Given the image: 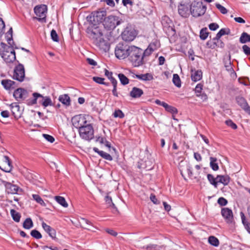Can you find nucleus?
<instances>
[{
	"label": "nucleus",
	"mask_w": 250,
	"mask_h": 250,
	"mask_svg": "<svg viewBox=\"0 0 250 250\" xmlns=\"http://www.w3.org/2000/svg\"><path fill=\"white\" fill-rule=\"evenodd\" d=\"M137 36L136 30L131 26H127L122 34V38L126 42H131L134 40Z\"/></svg>",
	"instance_id": "obj_8"
},
{
	"label": "nucleus",
	"mask_w": 250,
	"mask_h": 250,
	"mask_svg": "<svg viewBox=\"0 0 250 250\" xmlns=\"http://www.w3.org/2000/svg\"><path fill=\"white\" fill-rule=\"evenodd\" d=\"M172 82L173 83L178 87H180L181 86V80L179 75L177 74H174L173 75Z\"/></svg>",
	"instance_id": "obj_36"
},
{
	"label": "nucleus",
	"mask_w": 250,
	"mask_h": 250,
	"mask_svg": "<svg viewBox=\"0 0 250 250\" xmlns=\"http://www.w3.org/2000/svg\"><path fill=\"white\" fill-rule=\"evenodd\" d=\"M59 101L63 104L68 106L70 104V99L69 96L64 94L59 97Z\"/></svg>",
	"instance_id": "obj_28"
},
{
	"label": "nucleus",
	"mask_w": 250,
	"mask_h": 250,
	"mask_svg": "<svg viewBox=\"0 0 250 250\" xmlns=\"http://www.w3.org/2000/svg\"><path fill=\"white\" fill-rule=\"evenodd\" d=\"M106 15L105 11H97L93 12L90 15L87 17L89 22L86 29L87 36L98 49L104 52L109 50V44L103 38L104 30L99 24L104 20Z\"/></svg>",
	"instance_id": "obj_1"
},
{
	"label": "nucleus",
	"mask_w": 250,
	"mask_h": 250,
	"mask_svg": "<svg viewBox=\"0 0 250 250\" xmlns=\"http://www.w3.org/2000/svg\"><path fill=\"white\" fill-rule=\"evenodd\" d=\"M191 79L194 82H197L200 80L202 78V72L200 70H195L193 72V70H191Z\"/></svg>",
	"instance_id": "obj_25"
},
{
	"label": "nucleus",
	"mask_w": 250,
	"mask_h": 250,
	"mask_svg": "<svg viewBox=\"0 0 250 250\" xmlns=\"http://www.w3.org/2000/svg\"><path fill=\"white\" fill-rule=\"evenodd\" d=\"M131 46L123 43H118L115 49L116 57L119 59H124L128 57Z\"/></svg>",
	"instance_id": "obj_3"
},
{
	"label": "nucleus",
	"mask_w": 250,
	"mask_h": 250,
	"mask_svg": "<svg viewBox=\"0 0 250 250\" xmlns=\"http://www.w3.org/2000/svg\"><path fill=\"white\" fill-rule=\"evenodd\" d=\"M236 100L237 103L241 107V108L250 115V107L246 100L242 97H238L236 98Z\"/></svg>",
	"instance_id": "obj_17"
},
{
	"label": "nucleus",
	"mask_w": 250,
	"mask_h": 250,
	"mask_svg": "<svg viewBox=\"0 0 250 250\" xmlns=\"http://www.w3.org/2000/svg\"><path fill=\"white\" fill-rule=\"evenodd\" d=\"M178 12L181 16L187 17L189 15V7L187 5L180 4L178 6Z\"/></svg>",
	"instance_id": "obj_20"
},
{
	"label": "nucleus",
	"mask_w": 250,
	"mask_h": 250,
	"mask_svg": "<svg viewBox=\"0 0 250 250\" xmlns=\"http://www.w3.org/2000/svg\"><path fill=\"white\" fill-rule=\"evenodd\" d=\"M203 89V85L199 83L198 84L195 88V92L196 93V96L199 97L200 96V94Z\"/></svg>",
	"instance_id": "obj_48"
},
{
	"label": "nucleus",
	"mask_w": 250,
	"mask_h": 250,
	"mask_svg": "<svg viewBox=\"0 0 250 250\" xmlns=\"http://www.w3.org/2000/svg\"><path fill=\"white\" fill-rule=\"evenodd\" d=\"M141 248L146 250H158V246L157 245L149 244L147 246H144Z\"/></svg>",
	"instance_id": "obj_46"
},
{
	"label": "nucleus",
	"mask_w": 250,
	"mask_h": 250,
	"mask_svg": "<svg viewBox=\"0 0 250 250\" xmlns=\"http://www.w3.org/2000/svg\"><path fill=\"white\" fill-rule=\"evenodd\" d=\"M222 37V35H221V33H220L219 32L217 33V34L216 35L215 37H214L213 39V41H214V43L216 44V46H219V45H217V43H219V42H220V38Z\"/></svg>",
	"instance_id": "obj_55"
},
{
	"label": "nucleus",
	"mask_w": 250,
	"mask_h": 250,
	"mask_svg": "<svg viewBox=\"0 0 250 250\" xmlns=\"http://www.w3.org/2000/svg\"><path fill=\"white\" fill-rule=\"evenodd\" d=\"M10 213L13 219L16 222H19L21 219V214L16 210L12 209L10 210Z\"/></svg>",
	"instance_id": "obj_32"
},
{
	"label": "nucleus",
	"mask_w": 250,
	"mask_h": 250,
	"mask_svg": "<svg viewBox=\"0 0 250 250\" xmlns=\"http://www.w3.org/2000/svg\"><path fill=\"white\" fill-rule=\"evenodd\" d=\"M86 61L88 64L91 65L95 66L97 65V62L92 59L87 58Z\"/></svg>",
	"instance_id": "obj_64"
},
{
	"label": "nucleus",
	"mask_w": 250,
	"mask_h": 250,
	"mask_svg": "<svg viewBox=\"0 0 250 250\" xmlns=\"http://www.w3.org/2000/svg\"><path fill=\"white\" fill-rule=\"evenodd\" d=\"M118 78L123 85H126L129 83V79L124 74H119Z\"/></svg>",
	"instance_id": "obj_37"
},
{
	"label": "nucleus",
	"mask_w": 250,
	"mask_h": 250,
	"mask_svg": "<svg viewBox=\"0 0 250 250\" xmlns=\"http://www.w3.org/2000/svg\"><path fill=\"white\" fill-rule=\"evenodd\" d=\"M105 202L109 205V206H112L113 208H115L114 204L112 202L111 197L107 195L105 197Z\"/></svg>",
	"instance_id": "obj_53"
},
{
	"label": "nucleus",
	"mask_w": 250,
	"mask_h": 250,
	"mask_svg": "<svg viewBox=\"0 0 250 250\" xmlns=\"http://www.w3.org/2000/svg\"><path fill=\"white\" fill-rule=\"evenodd\" d=\"M73 126L79 129L88 124L85 116L83 115H76L72 118Z\"/></svg>",
	"instance_id": "obj_9"
},
{
	"label": "nucleus",
	"mask_w": 250,
	"mask_h": 250,
	"mask_svg": "<svg viewBox=\"0 0 250 250\" xmlns=\"http://www.w3.org/2000/svg\"><path fill=\"white\" fill-rule=\"evenodd\" d=\"M25 77V70L22 64H19L14 69L13 78L19 82H22Z\"/></svg>",
	"instance_id": "obj_12"
},
{
	"label": "nucleus",
	"mask_w": 250,
	"mask_h": 250,
	"mask_svg": "<svg viewBox=\"0 0 250 250\" xmlns=\"http://www.w3.org/2000/svg\"><path fill=\"white\" fill-rule=\"evenodd\" d=\"M5 23L2 19L0 18V36L2 35L4 32Z\"/></svg>",
	"instance_id": "obj_52"
},
{
	"label": "nucleus",
	"mask_w": 250,
	"mask_h": 250,
	"mask_svg": "<svg viewBox=\"0 0 250 250\" xmlns=\"http://www.w3.org/2000/svg\"><path fill=\"white\" fill-rule=\"evenodd\" d=\"M51 37L52 40L54 42H58L59 38L56 31L54 29H52L51 31Z\"/></svg>",
	"instance_id": "obj_50"
},
{
	"label": "nucleus",
	"mask_w": 250,
	"mask_h": 250,
	"mask_svg": "<svg viewBox=\"0 0 250 250\" xmlns=\"http://www.w3.org/2000/svg\"><path fill=\"white\" fill-rule=\"evenodd\" d=\"M239 41L242 43H245L250 42V35L247 33L243 32L239 39Z\"/></svg>",
	"instance_id": "obj_29"
},
{
	"label": "nucleus",
	"mask_w": 250,
	"mask_h": 250,
	"mask_svg": "<svg viewBox=\"0 0 250 250\" xmlns=\"http://www.w3.org/2000/svg\"><path fill=\"white\" fill-rule=\"evenodd\" d=\"M163 107L166 111L172 113V114H177L178 112L177 109L175 107L168 105L166 103L164 104Z\"/></svg>",
	"instance_id": "obj_33"
},
{
	"label": "nucleus",
	"mask_w": 250,
	"mask_h": 250,
	"mask_svg": "<svg viewBox=\"0 0 250 250\" xmlns=\"http://www.w3.org/2000/svg\"><path fill=\"white\" fill-rule=\"evenodd\" d=\"M155 49H156L155 44L154 43H150L148 47L145 51H143V58L145 56L150 55Z\"/></svg>",
	"instance_id": "obj_26"
},
{
	"label": "nucleus",
	"mask_w": 250,
	"mask_h": 250,
	"mask_svg": "<svg viewBox=\"0 0 250 250\" xmlns=\"http://www.w3.org/2000/svg\"><path fill=\"white\" fill-rule=\"evenodd\" d=\"M10 106H11V108H12V111L13 112V114L14 115H15V111L16 110L18 111L19 110V109H20V106H19V105H17V104H16V105H14L13 104H11Z\"/></svg>",
	"instance_id": "obj_62"
},
{
	"label": "nucleus",
	"mask_w": 250,
	"mask_h": 250,
	"mask_svg": "<svg viewBox=\"0 0 250 250\" xmlns=\"http://www.w3.org/2000/svg\"><path fill=\"white\" fill-rule=\"evenodd\" d=\"M208 35V29L206 27L202 28L200 32V37L201 40H205Z\"/></svg>",
	"instance_id": "obj_39"
},
{
	"label": "nucleus",
	"mask_w": 250,
	"mask_h": 250,
	"mask_svg": "<svg viewBox=\"0 0 250 250\" xmlns=\"http://www.w3.org/2000/svg\"><path fill=\"white\" fill-rule=\"evenodd\" d=\"M34 12L36 16V18L38 21L42 22H46V17L47 12V7L45 5H40L35 6Z\"/></svg>",
	"instance_id": "obj_7"
},
{
	"label": "nucleus",
	"mask_w": 250,
	"mask_h": 250,
	"mask_svg": "<svg viewBox=\"0 0 250 250\" xmlns=\"http://www.w3.org/2000/svg\"><path fill=\"white\" fill-rule=\"evenodd\" d=\"M216 180L218 183L223 184L224 186L228 185L230 181V177L228 175H217Z\"/></svg>",
	"instance_id": "obj_23"
},
{
	"label": "nucleus",
	"mask_w": 250,
	"mask_h": 250,
	"mask_svg": "<svg viewBox=\"0 0 250 250\" xmlns=\"http://www.w3.org/2000/svg\"><path fill=\"white\" fill-rule=\"evenodd\" d=\"M42 226L44 231L48 234L50 237L53 239H56V232L55 229L51 228L50 226L47 225L45 222H42Z\"/></svg>",
	"instance_id": "obj_18"
},
{
	"label": "nucleus",
	"mask_w": 250,
	"mask_h": 250,
	"mask_svg": "<svg viewBox=\"0 0 250 250\" xmlns=\"http://www.w3.org/2000/svg\"><path fill=\"white\" fill-rule=\"evenodd\" d=\"M2 183L5 188V191L8 194H17L20 188L16 185L12 184L11 183L2 180Z\"/></svg>",
	"instance_id": "obj_14"
},
{
	"label": "nucleus",
	"mask_w": 250,
	"mask_h": 250,
	"mask_svg": "<svg viewBox=\"0 0 250 250\" xmlns=\"http://www.w3.org/2000/svg\"><path fill=\"white\" fill-rule=\"evenodd\" d=\"M210 167L214 171H216L219 169L218 164L216 163L217 159L214 157H210Z\"/></svg>",
	"instance_id": "obj_30"
},
{
	"label": "nucleus",
	"mask_w": 250,
	"mask_h": 250,
	"mask_svg": "<svg viewBox=\"0 0 250 250\" xmlns=\"http://www.w3.org/2000/svg\"><path fill=\"white\" fill-rule=\"evenodd\" d=\"M105 140V139L104 137H102L100 136L96 137V142H99L101 144H104V141Z\"/></svg>",
	"instance_id": "obj_61"
},
{
	"label": "nucleus",
	"mask_w": 250,
	"mask_h": 250,
	"mask_svg": "<svg viewBox=\"0 0 250 250\" xmlns=\"http://www.w3.org/2000/svg\"><path fill=\"white\" fill-rule=\"evenodd\" d=\"M151 201L155 204H159L160 202L157 200L155 195L151 194L150 197Z\"/></svg>",
	"instance_id": "obj_60"
},
{
	"label": "nucleus",
	"mask_w": 250,
	"mask_h": 250,
	"mask_svg": "<svg viewBox=\"0 0 250 250\" xmlns=\"http://www.w3.org/2000/svg\"><path fill=\"white\" fill-rule=\"evenodd\" d=\"M219 25L216 23H211L208 25L210 30L215 31L219 28Z\"/></svg>",
	"instance_id": "obj_57"
},
{
	"label": "nucleus",
	"mask_w": 250,
	"mask_h": 250,
	"mask_svg": "<svg viewBox=\"0 0 250 250\" xmlns=\"http://www.w3.org/2000/svg\"><path fill=\"white\" fill-rule=\"evenodd\" d=\"M33 226V223L30 218H26L23 223V227L25 229H29L32 228Z\"/></svg>",
	"instance_id": "obj_34"
},
{
	"label": "nucleus",
	"mask_w": 250,
	"mask_h": 250,
	"mask_svg": "<svg viewBox=\"0 0 250 250\" xmlns=\"http://www.w3.org/2000/svg\"><path fill=\"white\" fill-rule=\"evenodd\" d=\"M187 171L188 176L191 178L196 179L199 174V172L193 173L192 172V167L190 166L188 167Z\"/></svg>",
	"instance_id": "obj_41"
},
{
	"label": "nucleus",
	"mask_w": 250,
	"mask_h": 250,
	"mask_svg": "<svg viewBox=\"0 0 250 250\" xmlns=\"http://www.w3.org/2000/svg\"><path fill=\"white\" fill-rule=\"evenodd\" d=\"M79 133L81 138L86 141H90L94 138L93 127L90 124L79 129Z\"/></svg>",
	"instance_id": "obj_5"
},
{
	"label": "nucleus",
	"mask_w": 250,
	"mask_h": 250,
	"mask_svg": "<svg viewBox=\"0 0 250 250\" xmlns=\"http://www.w3.org/2000/svg\"><path fill=\"white\" fill-rule=\"evenodd\" d=\"M8 33L11 35V37L7 39L8 43L10 45V46L13 47L14 44L13 39H12V28H10V29L8 31Z\"/></svg>",
	"instance_id": "obj_49"
},
{
	"label": "nucleus",
	"mask_w": 250,
	"mask_h": 250,
	"mask_svg": "<svg viewBox=\"0 0 250 250\" xmlns=\"http://www.w3.org/2000/svg\"><path fill=\"white\" fill-rule=\"evenodd\" d=\"M194 158L198 162L201 161L202 159L201 155L198 152L194 153Z\"/></svg>",
	"instance_id": "obj_63"
},
{
	"label": "nucleus",
	"mask_w": 250,
	"mask_h": 250,
	"mask_svg": "<svg viewBox=\"0 0 250 250\" xmlns=\"http://www.w3.org/2000/svg\"><path fill=\"white\" fill-rule=\"evenodd\" d=\"M33 198L38 203L41 204V205H43L44 206H45V204L42 199V198L38 194H33L32 195Z\"/></svg>",
	"instance_id": "obj_44"
},
{
	"label": "nucleus",
	"mask_w": 250,
	"mask_h": 250,
	"mask_svg": "<svg viewBox=\"0 0 250 250\" xmlns=\"http://www.w3.org/2000/svg\"><path fill=\"white\" fill-rule=\"evenodd\" d=\"M92 79L95 82L98 83L104 84L107 86L109 85V83H106L104 82V78L98 77H93Z\"/></svg>",
	"instance_id": "obj_42"
},
{
	"label": "nucleus",
	"mask_w": 250,
	"mask_h": 250,
	"mask_svg": "<svg viewBox=\"0 0 250 250\" xmlns=\"http://www.w3.org/2000/svg\"><path fill=\"white\" fill-rule=\"evenodd\" d=\"M221 214L228 223H232L233 220L232 210L228 208H223L221 209Z\"/></svg>",
	"instance_id": "obj_16"
},
{
	"label": "nucleus",
	"mask_w": 250,
	"mask_h": 250,
	"mask_svg": "<svg viewBox=\"0 0 250 250\" xmlns=\"http://www.w3.org/2000/svg\"><path fill=\"white\" fill-rule=\"evenodd\" d=\"M243 50L244 53L249 56L250 55V47L247 45H244L242 46Z\"/></svg>",
	"instance_id": "obj_58"
},
{
	"label": "nucleus",
	"mask_w": 250,
	"mask_h": 250,
	"mask_svg": "<svg viewBox=\"0 0 250 250\" xmlns=\"http://www.w3.org/2000/svg\"><path fill=\"white\" fill-rule=\"evenodd\" d=\"M207 10V7L202 3L194 2L192 3L190 7V12L194 17H198L203 15Z\"/></svg>",
	"instance_id": "obj_6"
},
{
	"label": "nucleus",
	"mask_w": 250,
	"mask_h": 250,
	"mask_svg": "<svg viewBox=\"0 0 250 250\" xmlns=\"http://www.w3.org/2000/svg\"><path fill=\"white\" fill-rule=\"evenodd\" d=\"M30 234L33 237L37 239H40L42 237L41 233L36 229L31 230Z\"/></svg>",
	"instance_id": "obj_43"
},
{
	"label": "nucleus",
	"mask_w": 250,
	"mask_h": 250,
	"mask_svg": "<svg viewBox=\"0 0 250 250\" xmlns=\"http://www.w3.org/2000/svg\"><path fill=\"white\" fill-rule=\"evenodd\" d=\"M208 243L215 247H217L219 245V241L218 239L214 236H210L208 239Z\"/></svg>",
	"instance_id": "obj_35"
},
{
	"label": "nucleus",
	"mask_w": 250,
	"mask_h": 250,
	"mask_svg": "<svg viewBox=\"0 0 250 250\" xmlns=\"http://www.w3.org/2000/svg\"><path fill=\"white\" fill-rule=\"evenodd\" d=\"M33 99L31 101V104H36L37 103V100L38 98H43L42 102V105L45 108L48 106H52L53 103L51 98L48 96H43L40 93H33Z\"/></svg>",
	"instance_id": "obj_11"
},
{
	"label": "nucleus",
	"mask_w": 250,
	"mask_h": 250,
	"mask_svg": "<svg viewBox=\"0 0 250 250\" xmlns=\"http://www.w3.org/2000/svg\"><path fill=\"white\" fill-rule=\"evenodd\" d=\"M13 47H8L7 50H4L0 52V55L3 59L7 62H13L16 59L15 52Z\"/></svg>",
	"instance_id": "obj_10"
},
{
	"label": "nucleus",
	"mask_w": 250,
	"mask_h": 250,
	"mask_svg": "<svg viewBox=\"0 0 250 250\" xmlns=\"http://www.w3.org/2000/svg\"><path fill=\"white\" fill-rule=\"evenodd\" d=\"M231 56L229 55L226 58L224 59V66L228 71L232 72L233 69L231 62Z\"/></svg>",
	"instance_id": "obj_24"
},
{
	"label": "nucleus",
	"mask_w": 250,
	"mask_h": 250,
	"mask_svg": "<svg viewBox=\"0 0 250 250\" xmlns=\"http://www.w3.org/2000/svg\"><path fill=\"white\" fill-rule=\"evenodd\" d=\"M28 92L26 90L19 88L17 89L13 93V96L15 98L18 100H22L26 99L27 97Z\"/></svg>",
	"instance_id": "obj_15"
},
{
	"label": "nucleus",
	"mask_w": 250,
	"mask_h": 250,
	"mask_svg": "<svg viewBox=\"0 0 250 250\" xmlns=\"http://www.w3.org/2000/svg\"><path fill=\"white\" fill-rule=\"evenodd\" d=\"M123 22V20L119 17L110 15L104 18L103 25L105 28H107L108 30H112Z\"/></svg>",
	"instance_id": "obj_4"
},
{
	"label": "nucleus",
	"mask_w": 250,
	"mask_h": 250,
	"mask_svg": "<svg viewBox=\"0 0 250 250\" xmlns=\"http://www.w3.org/2000/svg\"><path fill=\"white\" fill-rule=\"evenodd\" d=\"M219 32L222 36L225 35H229L230 33V30L229 28H222Z\"/></svg>",
	"instance_id": "obj_59"
},
{
	"label": "nucleus",
	"mask_w": 250,
	"mask_h": 250,
	"mask_svg": "<svg viewBox=\"0 0 250 250\" xmlns=\"http://www.w3.org/2000/svg\"><path fill=\"white\" fill-rule=\"evenodd\" d=\"M93 150L94 152L97 153L100 156H101L103 158L108 160L112 161L113 160L112 157L108 153L105 152L103 151L100 150L97 147H94Z\"/></svg>",
	"instance_id": "obj_22"
},
{
	"label": "nucleus",
	"mask_w": 250,
	"mask_h": 250,
	"mask_svg": "<svg viewBox=\"0 0 250 250\" xmlns=\"http://www.w3.org/2000/svg\"><path fill=\"white\" fill-rule=\"evenodd\" d=\"M136 77V78L144 81H151L153 79L152 75L149 73L138 75Z\"/></svg>",
	"instance_id": "obj_27"
},
{
	"label": "nucleus",
	"mask_w": 250,
	"mask_h": 250,
	"mask_svg": "<svg viewBox=\"0 0 250 250\" xmlns=\"http://www.w3.org/2000/svg\"><path fill=\"white\" fill-rule=\"evenodd\" d=\"M1 83L3 86V87L6 90L13 89L16 87V83L10 80H2L1 81Z\"/></svg>",
	"instance_id": "obj_19"
},
{
	"label": "nucleus",
	"mask_w": 250,
	"mask_h": 250,
	"mask_svg": "<svg viewBox=\"0 0 250 250\" xmlns=\"http://www.w3.org/2000/svg\"><path fill=\"white\" fill-rule=\"evenodd\" d=\"M114 117L122 119L125 117L124 113L120 109L116 110L113 114Z\"/></svg>",
	"instance_id": "obj_45"
},
{
	"label": "nucleus",
	"mask_w": 250,
	"mask_h": 250,
	"mask_svg": "<svg viewBox=\"0 0 250 250\" xmlns=\"http://www.w3.org/2000/svg\"><path fill=\"white\" fill-rule=\"evenodd\" d=\"M207 178L210 184L213 185L215 188L217 187L218 182L216 180V178H215L212 175L208 174L207 175Z\"/></svg>",
	"instance_id": "obj_38"
},
{
	"label": "nucleus",
	"mask_w": 250,
	"mask_h": 250,
	"mask_svg": "<svg viewBox=\"0 0 250 250\" xmlns=\"http://www.w3.org/2000/svg\"><path fill=\"white\" fill-rule=\"evenodd\" d=\"M215 6L216 8L220 11L223 14H226L228 13V10L224 6L219 3H216Z\"/></svg>",
	"instance_id": "obj_47"
},
{
	"label": "nucleus",
	"mask_w": 250,
	"mask_h": 250,
	"mask_svg": "<svg viewBox=\"0 0 250 250\" xmlns=\"http://www.w3.org/2000/svg\"><path fill=\"white\" fill-rule=\"evenodd\" d=\"M128 59L134 67L144 64L143 50L134 45H131Z\"/></svg>",
	"instance_id": "obj_2"
},
{
	"label": "nucleus",
	"mask_w": 250,
	"mask_h": 250,
	"mask_svg": "<svg viewBox=\"0 0 250 250\" xmlns=\"http://www.w3.org/2000/svg\"><path fill=\"white\" fill-rule=\"evenodd\" d=\"M0 168L6 172H10L12 170V163L8 156H4L3 157L2 162L0 165Z\"/></svg>",
	"instance_id": "obj_13"
},
{
	"label": "nucleus",
	"mask_w": 250,
	"mask_h": 250,
	"mask_svg": "<svg viewBox=\"0 0 250 250\" xmlns=\"http://www.w3.org/2000/svg\"><path fill=\"white\" fill-rule=\"evenodd\" d=\"M217 203L221 206H226L228 203V201L224 197H220L217 201Z\"/></svg>",
	"instance_id": "obj_54"
},
{
	"label": "nucleus",
	"mask_w": 250,
	"mask_h": 250,
	"mask_svg": "<svg viewBox=\"0 0 250 250\" xmlns=\"http://www.w3.org/2000/svg\"><path fill=\"white\" fill-rule=\"evenodd\" d=\"M226 124L229 126L231 127L233 129H236L237 128V125L233 123L231 120H228L225 121Z\"/></svg>",
	"instance_id": "obj_51"
},
{
	"label": "nucleus",
	"mask_w": 250,
	"mask_h": 250,
	"mask_svg": "<svg viewBox=\"0 0 250 250\" xmlns=\"http://www.w3.org/2000/svg\"><path fill=\"white\" fill-rule=\"evenodd\" d=\"M143 94L144 92L142 89L136 87H133L130 92V96L133 98H138Z\"/></svg>",
	"instance_id": "obj_21"
},
{
	"label": "nucleus",
	"mask_w": 250,
	"mask_h": 250,
	"mask_svg": "<svg viewBox=\"0 0 250 250\" xmlns=\"http://www.w3.org/2000/svg\"><path fill=\"white\" fill-rule=\"evenodd\" d=\"M162 23L165 27L170 26L171 21L167 16H164L162 20Z\"/></svg>",
	"instance_id": "obj_40"
},
{
	"label": "nucleus",
	"mask_w": 250,
	"mask_h": 250,
	"mask_svg": "<svg viewBox=\"0 0 250 250\" xmlns=\"http://www.w3.org/2000/svg\"><path fill=\"white\" fill-rule=\"evenodd\" d=\"M43 137L50 143H53L55 141L54 137L50 135L43 134Z\"/></svg>",
	"instance_id": "obj_56"
},
{
	"label": "nucleus",
	"mask_w": 250,
	"mask_h": 250,
	"mask_svg": "<svg viewBox=\"0 0 250 250\" xmlns=\"http://www.w3.org/2000/svg\"><path fill=\"white\" fill-rule=\"evenodd\" d=\"M55 199L56 201L62 207L64 208H67L68 207V204L64 197L60 196H56L55 197Z\"/></svg>",
	"instance_id": "obj_31"
}]
</instances>
